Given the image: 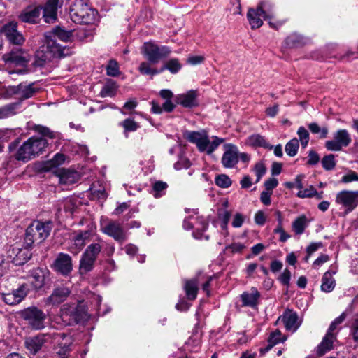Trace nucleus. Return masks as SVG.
<instances>
[{"label":"nucleus","instance_id":"48","mask_svg":"<svg viewBox=\"0 0 358 358\" xmlns=\"http://www.w3.org/2000/svg\"><path fill=\"white\" fill-rule=\"evenodd\" d=\"M260 298V293L255 287L250 289V292L248 293V306L257 309Z\"/></svg>","mask_w":358,"mask_h":358},{"label":"nucleus","instance_id":"39","mask_svg":"<svg viewBox=\"0 0 358 358\" xmlns=\"http://www.w3.org/2000/svg\"><path fill=\"white\" fill-rule=\"evenodd\" d=\"M168 184L162 180H157L152 183L151 193L155 198H160L165 195Z\"/></svg>","mask_w":358,"mask_h":358},{"label":"nucleus","instance_id":"1","mask_svg":"<svg viewBox=\"0 0 358 358\" xmlns=\"http://www.w3.org/2000/svg\"><path fill=\"white\" fill-rule=\"evenodd\" d=\"M44 44L36 52L35 59L32 63L34 67H43L47 62L55 58L63 57L68 55L69 49L62 46L54 39L52 34H45Z\"/></svg>","mask_w":358,"mask_h":358},{"label":"nucleus","instance_id":"45","mask_svg":"<svg viewBox=\"0 0 358 358\" xmlns=\"http://www.w3.org/2000/svg\"><path fill=\"white\" fill-rule=\"evenodd\" d=\"M13 96H17V85L16 86H4L0 84V97L3 99H9Z\"/></svg>","mask_w":358,"mask_h":358},{"label":"nucleus","instance_id":"44","mask_svg":"<svg viewBox=\"0 0 358 358\" xmlns=\"http://www.w3.org/2000/svg\"><path fill=\"white\" fill-rule=\"evenodd\" d=\"M248 144H250L252 146H259L263 148H272L273 146H270L264 139L263 136L259 134H254L251 135L248 138Z\"/></svg>","mask_w":358,"mask_h":358},{"label":"nucleus","instance_id":"36","mask_svg":"<svg viewBox=\"0 0 358 358\" xmlns=\"http://www.w3.org/2000/svg\"><path fill=\"white\" fill-rule=\"evenodd\" d=\"M66 157L64 154L57 153L52 159L45 163L44 169L47 171H51L63 164L65 162Z\"/></svg>","mask_w":358,"mask_h":358},{"label":"nucleus","instance_id":"47","mask_svg":"<svg viewBox=\"0 0 358 358\" xmlns=\"http://www.w3.org/2000/svg\"><path fill=\"white\" fill-rule=\"evenodd\" d=\"M138 71L142 75L153 76L161 73L160 69L157 70L155 68H152L151 64L148 62H143L138 66Z\"/></svg>","mask_w":358,"mask_h":358},{"label":"nucleus","instance_id":"64","mask_svg":"<svg viewBox=\"0 0 358 358\" xmlns=\"http://www.w3.org/2000/svg\"><path fill=\"white\" fill-rule=\"evenodd\" d=\"M308 158L307 164L311 166L317 164L320 161L319 155L314 150H310L308 152Z\"/></svg>","mask_w":358,"mask_h":358},{"label":"nucleus","instance_id":"14","mask_svg":"<svg viewBox=\"0 0 358 358\" xmlns=\"http://www.w3.org/2000/svg\"><path fill=\"white\" fill-rule=\"evenodd\" d=\"M50 338V336L45 334H38L34 336L26 337L24 345L29 355H36Z\"/></svg>","mask_w":358,"mask_h":358},{"label":"nucleus","instance_id":"55","mask_svg":"<svg viewBox=\"0 0 358 358\" xmlns=\"http://www.w3.org/2000/svg\"><path fill=\"white\" fill-rule=\"evenodd\" d=\"M215 182L217 186L222 188H227L231 185V179L225 174H220L216 176Z\"/></svg>","mask_w":358,"mask_h":358},{"label":"nucleus","instance_id":"37","mask_svg":"<svg viewBox=\"0 0 358 358\" xmlns=\"http://www.w3.org/2000/svg\"><path fill=\"white\" fill-rule=\"evenodd\" d=\"M152 112L156 114H160L162 113V110L170 113L173 111L176 107V105L173 104L171 100H166L161 106L158 103L155 101H152Z\"/></svg>","mask_w":358,"mask_h":358},{"label":"nucleus","instance_id":"63","mask_svg":"<svg viewBox=\"0 0 358 358\" xmlns=\"http://www.w3.org/2000/svg\"><path fill=\"white\" fill-rule=\"evenodd\" d=\"M352 181H358V174L353 171H350L348 173L343 176L341 178V182L344 183H348Z\"/></svg>","mask_w":358,"mask_h":358},{"label":"nucleus","instance_id":"19","mask_svg":"<svg viewBox=\"0 0 358 358\" xmlns=\"http://www.w3.org/2000/svg\"><path fill=\"white\" fill-rule=\"evenodd\" d=\"M30 285L26 283L21 285L11 292L3 294V299L8 305H16L21 302L29 291Z\"/></svg>","mask_w":358,"mask_h":358},{"label":"nucleus","instance_id":"15","mask_svg":"<svg viewBox=\"0 0 358 358\" xmlns=\"http://www.w3.org/2000/svg\"><path fill=\"white\" fill-rule=\"evenodd\" d=\"M93 236L92 230L78 231L75 233L73 237L71 244L69 247V250L77 255L83 248L87 242H89Z\"/></svg>","mask_w":358,"mask_h":358},{"label":"nucleus","instance_id":"50","mask_svg":"<svg viewBox=\"0 0 358 358\" xmlns=\"http://www.w3.org/2000/svg\"><path fill=\"white\" fill-rule=\"evenodd\" d=\"M285 43L289 48L299 47L303 44V38L299 34H293L287 37Z\"/></svg>","mask_w":358,"mask_h":358},{"label":"nucleus","instance_id":"29","mask_svg":"<svg viewBox=\"0 0 358 358\" xmlns=\"http://www.w3.org/2000/svg\"><path fill=\"white\" fill-rule=\"evenodd\" d=\"M282 320L287 330L294 332L299 327L298 315L291 310L285 311L282 317Z\"/></svg>","mask_w":358,"mask_h":358},{"label":"nucleus","instance_id":"26","mask_svg":"<svg viewBox=\"0 0 358 358\" xmlns=\"http://www.w3.org/2000/svg\"><path fill=\"white\" fill-rule=\"evenodd\" d=\"M55 173L59 178V183L64 185L75 183L80 178V175L77 171L63 168L56 169Z\"/></svg>","mask_w":358,"mask_h":358},{"label":"nucleus","instance_id":"33","mask_svg":"<svg viewBox=\"0 0 358 358\" xmlns=\"http://www.w3.org/2000/svg\"><path fill=\"white\" fill-rule=\"evenodd\" d=\"M45 34H52L54 36V39H59L63 42H68L72 37V31L66 30L59 26L55 27L51 31Z\"/></svg>","mask_w":358,"mask_h":358},{"label":"nucleus","instance_id":"52","mask_svg":"<svg viewBox=\"0 0 358 358\" xmlns=\"http://www.w3.org/2000/svg\"><path fill=\"white\" fill-rule=\"evenodd\" d=\"M322 166L326 171L333 170L336 166L335 156L333 154L325 155L321 161Z\"/></svg>","mask_w":358,"mask_h":358},{"label":"nucleus","instance_id":"11","mask_svg":"<svg viewBox=\"0 0 358 358\" xmlns=\"http://www.w3.org/2000/svg\"><path fill=\"white\" fill-rule=\"evenodd\" d=\"M101 231L113 237L115 241L118 242H123L127 238L126 233L124 232L121 224L115 221L107 220L101 222Z\"/></svg>","mask_w":358,"mask_h":358},{"label":"nucleus","instance_id":"28","mask_svg":"<svg viewBox=\"0 0 358 358\" xmlns=\"http://www.w3.org/2000/svg\"><path fill=\"white\" fill-rule=\"evenodd\" d=\"M38 92V88L34 87V83H29L28 85L20 83L17 85V98L18 102L32 97Z\"/></svg>","mask_w":358,"mask_h":358},{"label":"nucleus","instance_id":"61","mask_svg":"<svg viewBox=\"0 0 358 358\" xmlns=\"http://www.w3.org/2000/svg\"><path fill=\"white\" fill-rule=\"evenodd\" d=\"M37 234L38 232H33L30 234L31 236H28V227L27 228L24 237L25 244L27 246H31L34 242L39 243V238H37Z\"/></svg>","mask_w":358,"mask_h":358},{"label":"nucleus","instance_id":"51","mask_svg":"<svg viewBox=\"0 0 358 358\" xmlns=\"http://www.w3.org/2000/svg\"><path fill=\"white\" fill-rule=\"evenodd\" d=\"M218 218L221 220V229L227 232V225L231 218V213L227 210L220 209L218 210Z\"/></svg>","mask_w":358,"mask_h":358},{"label":"nucleus","instance_id":"58","mask_svg":"<svg viewBox=\"0 0 358 358\" xmlns=\"http://www.w3.org/2000/svg\"><path fill=\"white\" fill-rule=\"evenodd\" d=\"M297 195L301 198L313 197L317 195V192L313 186H310L308 188H302L299 191Z\"/></svg>","mask_w":358,"mask_h":358},{"label":"nucleus","instance_id":"16","mask_svg":"<svg viewBox=\"0 0 358 358\" xmlns=\"http://www.w3.org/2000/svg\"><path fill=\"white\" fill-rule=\"evenodd\" d=\"M53 269L62 275H69L73 270L72 259L63 252L58 254L52 265Z\"/></svg>","mask_w":358,"mask_h":358},{"label":"nucleus","instance_id":"34","mask_svg":"<svg viewBox=\"0 0 358 358\" xmlns=\"http://www.w3.org/2000/svg\"><path fill=\"white\" fill-rule=\"evenodd\" d=\"M20 108V102H15L0 107V119L14 115Z\"/></svg>","mask_w":358,"mask_h":358},{"label":"nucleus","instance_id":"53","mask_svg":"<svg viewBox=\"0 0 358 358\" xmlns=\"http://www.w3.org/2000/svg\"><path fill=\"white\" fill-rule=\"evenodd\" d=\"M308 129L313 134H320V138H325L327 136L329 130L327 127L320 128L315 122L310 123L308 125Z\"/></svg>","mask_w":358,"mask_h":358},{"label":"nucleus","instance_id":"59","mask_svg":"<svg viewBox=\"0 0 358 358\" xmlns=\"http://www.w3.org/2000/svg\"><path fill=\"white\" fill-rule=\"evenodd\" d=\"M191 166V162L187 157H180L179 159L174 164V168L176 170L182 169H188Z\"/></svg>","mask_w":358,"mask_h":358},{"label":"nucleus","instance_id":"10","mask_svg":"<svg viewBox=\"0 0 358 358\" xmlns=\"http://www.w3.org/2000/svg\"><path fill=\"white\" fill-rule=\"evenodd\" d=\"M335 201L345 208L348 214L354 210L358 206V190H343L337 193Z\"/></svg>","mask_w":358,"mask_h":358},{"label":"nucleus","instance_id":"9","mask_svg":"<svg viewBox=\"0 0 358 358\" xmlns=\"http://www.w3.org/2000/svg\"><path fill=\"white\" fill-rule=\"evenodd\" d=\"M71 294L70 283H56L51 294L47 298L46 303L52 306H59L64 302Z\"/></svg>","mask_w":358,"mask_h":358},{"label":"nucleus","instance_id":"3","mask_svg":"<svg viewBox=\"0 0 358 358\" xmlns=\"http://www.w3.org/2000/svg\"><path fill=\"white\" fill-rule=\"evenodd\" d=\"M48 143L42 137H31L18 148L15 157L18 161L27 162L41 154Z\"/></svg>","mask_w":358,"mask_h":358},{"label":"nucleus","instance_id":"43","mask_svg":"<svg viewBox=\"0 0 358 358\" xmlns=\"http://www.w3.org/2000/svg\"><path fill=\"white\" fill-rule=\"evenodd\" d=\"M182 68L181 64L176 58H173L167 61L160 69L161 73L164 70H169L171 73H177Z\"/></svg>","mask_w":358,"mask_h":358},{"label":"nucleus","instance_id":"38","mask_svg":"<svg viewBox=\"0 0 358 358\" xmlns=\"http://www.w3.org/2000/svg\"><path fill=\"white\" fill-rule=\"evenodd\" d=\"M336 282L329 271L324 273L322 279L321 289L324 292H330L335 287Z\"/></svg>","mask_w":358,"mask_h":358},{"label":"nucleus","instance_id":"49","mask_svg":"<svg viewBox=\"0 0 358 358\" xmlns=\"http://www.w3.org/2000/svg\"><path fill=\"white\" fill-rule=\"evenodd\" d=\"M299 148V142L296 138H294L287 143L285 150L289 157H294L297 154Z\"/></svg>","mask_w":358,"mask_h":358},{"label":"nucleus","instance_id":"6","mask_svg":"<svg viewBox=\"0 0 358 358\" xmlns=\"http://www.w3.org/2000/svg\"><path fill=\"white\" fill-rule=\"evenodd\" d=\"M101 251V245L99 243H92L87 247L80 260L81 273H87L93 269L95 261Z\"/></svg>","mask_w":358,"mask_h":358},{"label":"nucleus","instance_id":"41","mask_svg":"<svg viewBox=\"0 0 358 358\" xmlns=\"http://www.w3.org/2000/svg\"><path fill=\"white\" fill-rule=\"evenodd\" d=\"M117 89L116 83L112 80H108L103 86L100 95L102 97H112L115 95Z\"/></svg>","mask_w":358,"mask_h":358},{"label":"nucleus","instance_id":"35","mask_svg":"<svg viewBox=\"0 0 358 358\" xmlns=\"http://www.w3.org/2000/svg\"><path fill=\"white\" fill-rule=\"evenodd\" d=\"M185 290L187 297L189 300H194L196 298L198 292V280L192 279L185 281Z\"/></svg>","mask_w":358,"mask_h":358},{"label":"nucleus","instance_id":"40","mask_svg":"<svg viewBox=\"0 0 358 358\" xmlns=\"http://www.w3.org/2000/svg\"><path fill=\"white\" fill-rule=\"evenodd\" d=\"M281 336H282L281 333L278 330H276L274 332H272L270 334L268 339V345L266 348H262L260 350L261 354H264L265 352L270 350L275 345L279 343L281 341H283V339L282 338Z\"/></svg>","mask_w":358,"mask_h":358},{"label":"nucleus","instance_id":"8","mask_svg":"<svg viewBox=\"0 0 358 358\" xmlns=\"http://www.w3.org/2000/svg\"><path fill=\"white\" fill-rule=\"evenodd\" d=\"M21 316L33 329L40 330L45 327L46 315L36 307H29L23 310Z\"/></svg>","mask_w":358,"mask_h":358},{"label":"nucleus","instance_id":"60","mask_svg":"<svg viewBox=\"0 0 358 358\" xmlns=\"http://www.w3.org/2000/svg\"><path fill=\"white\" fill-rule=\"evenodd\" d=\"M90 190L92 199L105 200L107 197V194L103 189H94L91 188Z\"/></svg>","mask_w":358,"mask_h":358},{"label":"nucleus","instance_id":"31","mask_svg":"<svg viewBox=\"0 0 358 358\" xmlns=\"http://www.w3.org/2000/svg\"><path fill=\"white\" fill-rule=\"evenodd\" d=\"M336 334H331L330 333L326 334L320 344L317 346V355L322 356L327 351L333 348L334 342L336 341Z\"/></svg>","mask_w":358,"mask_h":358},{"label":"nucleus","instance_id":"27","mask_svg":"<svg viewBox=\"0 0 358 358\" xmlns=\"http://www.w3.org/2000/svg\"><path fill=\"white\" fill-rule=\"evenodd\" d=\"M9 257L15 265H22L30 259L31 253L27 248H13Z\"/></svg>","mask_w":358,"mask_h":358},{"label":"nucleus","instance_id":"17","mask_svg":"<svg viewBox=\"0 0 358 358\" xmlns=\"http://www.w3.org/2000/svg\"><path fill=\"white\" fill-rule=\"evenodd\" d=\"M1 34L12 44L21 45L24 41L22 34L17 29V23L10 22L1 28Z\"/></svg>","mask_w":358,"mask_h":358},{"label":"nucleus","instance_id":"54","mask_svg":"<svg viewBox=\"0 0 358 358\" xmlns=\"http://www.w3.org/2000/svg\"><path fill=\"white\" fill-rule=\"evenodd\" d=\"M252 171L256 176L255 182H258L266 173V168L262 162H259L255 164V166L252 169Z\"/></svg>","mask_w":358,"mask_h":358},{"label":"nucleus","instance_id":"22","mask_svg":"<svg viewBox=\"0 0 358 358\" xmlns=\"http://www.w3.org/2000/svg\"><path fill=\"white\" fill-rule=\"evenodd\" d=\"M6 63L24 66L30 59V56L21 48H15L3 56Z\"/></svg>","mask_w":358,"mask_h":358},{"label":"nucleus","instance_id":"20","mask_svg":"<svg viewBox=\"0 0 358 358\" xmlns=\"http://www.w3.org/2000/svg\"><path fill=\"white\" fill-rule=\"evenodd\" d=\"M42 8L40 5H29L21 12L19 19L23 22L36 24L40 20Z\"/></svg>","mask_w":358,"mask_h":358},{"label":"nucleus","instance_id":"7","mask_svg":"<svg viewBox=\"0 0 358 358\" xmlns=\"http://www.w3.org/2000/svg\"><path fill=\"white\" fill-rule=\"evenodd\" d=\"M142 52L152 64H157L161 59L167 57L171 50L168 46H159L153 43H145L142 48Z\"/></svg>","mask_w":358,"mask_h":358},{"label":"nucleus","instance_id":"21","mask_svg":"<svg viewBox=\"0 0 358 358\" xmlns=\"http://www.w3.org/2000/svg\"><path fill=\"white\" fill-rule=\"evenodd\" d=\"M266 6L267 3L262 1L259 4L256 10L254 9H250L248 10V20H249L252 29L259 28L262 25L263 22L259 17L260 16H263L265 20L269 17L264 10V8H266Z\"/></svg>","mask_w":358,"mask_h":358},{"label":"nucleus","instance_id":"46","mask_svg":"<svg viewBox=\"0 0 358 358\" xmlns=\"http://www.w3.org/2000/svg\"><path fill=\"white\" fill-rule=\"evenodd\" d=\"M119 125L124 128V134L126 137L128 136V132L135 131L139 128L138 124L130 118L125 119L120 122Z\"/></svg>","mask_w":358,"mask_h":358},{"label":"nucleus","instance_id":"25","mask_svg":"<svg viewBox=\"0 0 358 358\" xmlns=\"http://www.w3.org/2000/svg\"><path fill=\"white\" fill-rule=\"evenodd\" d=\"M59 0H48L43 7V17L46 23H54L57 19Z\"/></svg>","mask_w":358,"mask_h":358},{"label":"nucleus","instance_id":"30","mask_svg":"<svg viewBox=\"0 0 358 358\" xmlns=\"http://www.w3.org/2000/svg\"><path fill=\"white\" fill-rule=\"evenodd\" d=\"M197 94L194 90H190L186 94L178 95L176 97L177 103L185 108H192L197 105Z\"/></svg>","mask_w":358,"mask_h":358},{"label":"nucleus","instance_id":"18","mask_svg":"<svg viewBox=\"0 0 358 358\" xmlns=\"http://www.w3.org/2000/svg\"><path fill=\"white\" fill-rule=\"evenodd\" d=\"M52 225L51 221L45 222L34 221L28 227V236H31L30 234L33 232H38L37 238H39V243H41L49 236Z\"/></svg>","mask_w":358,"mask_h":358},{"label":"nucleus","instance_id":"42","mask_svg":"<svg viewBox=\"0 0 358 358\" xmlns=\"http://www.w3.org/2000/svg\"><path fill=\"white\" fill-rule=\"evenodd\" d=\"M308 227V220L306 215L298 217L292 223V229L296 234H301Z\"/></svg>","mask_w":358,"mask_h":358},{"label":"nucleus","instance_id":"23","mask_svg":"<svg viewBox=\"0 0 358 358\" xmlns=\"http://www.w3.org/2000/svg\"><path fill=\"white\" fill-rule=\"evenodd\" d=\"M224 154L222 157V165L226 168L234 166L238 161V150L236 146L232 144L224 145Z\"/></svg>","mask_w":358,"mask_h":358},{"label":"nucleus","instance_id":"5","mask_svg":"<svg viewBox=\"0 0 358 358\" xmlns=\"http://www.w3.org/2000/svg\"><path fill=\"white\" fill-rule=\"evenodd\" d=\"M85 316L84 308L74 303H65L60 309V318L66 326L77 324L84 320Z\"/></svg>","mask_w":358,"mask_h":358},{"label":"nucleus","instance_id":"12","mask_svg":"<svg viewBox=\"0 0 358 358\" xmlns=\"http://www.w3.org/2000/svg\"><path fill=\"white\" fill-rule=\"evenodd\" d=\"M53 338L57 343L55 347L56 354L59 358H67L71 351L73 343L71 336L64 333H57L53 335Z\"/></svg>","mask_w":358,"mask_h":358},{"label":"nucleus","instance_id":"4","mask_svg":"<svg viewBox=\"0 0 358 358\" xmlns=\"http://www.w3.org/2000/svg\"><path fill=\"white\" fill-rule=\"evenodd\" d=\"M184 136L188 141L196 144L199 151L206 152L208 155L215 151L216 148L224 141L222 138H220L216 136H213V141H210L205 131H187L185 133Z\"/></svg>","mask_w":358,"mask_h":358},{"label":"nucleus","instance_id":"2","mask_svg":"<svg viewBox=\"0 0 358 358\" xmlns=\"http://www.w3.org/2000/svg\"><path fill=\"white\" fill-rule=\"evenodd\" d=\"M69 15L76 24H91L96 20L97 12L91 8L84 0H67Z\"/></svg>","mask_w":358,"mask_h":358},{"label":"nucleus","instance_id":"13","mask_svg":"<svg viewBox=\"0 0 358 358\" xmlns=\"http://www.w3.org/2000/svg\"><path fill=\"white\" fill-rule=\"evenodd\" d=\"M351 142V138L346 129H339L334 134V139L325 143V148L330 151H340L343 147H347Z\"/></svg>","mask_w":358,"mask_h":358},{"label":"nucleus","instance_id":"32","mask_svg":"<svg viewBox=\"0 0 358 358\" xmlns=\"http://www.w3.org/2000/svg\"><path fill=\"white\" fill-rule=\"evenodd\" d=\"M194 225L196 231L193 232V236L196 238H202L203 233L208 227V221L205 217L196 215L194 216Z\"/></svg>","mask_w":358,"mask_h":358},{"label":"nucleus","instance_id":"24","mask_svg":"<svg viewBox=\"0 0 358 358\" xmlns=\"http://www.w3.org/2000/svg\"><path fill=\"white\" fill-rule=\"evenodd\" d=\"M29 273L31 286L34 289L38 290L44 286L49 271L46 268H36L31 270Z\"/></svg>","mask_w":358,"mask_h":358},{"label":"nucleus","instance_id":"56","mask_svg":"<svg viewBox=\"0 0 358 358\" xmlns=\"http://www.w3.org/2000/svg\"><path fill=\"white\" fill-rule=\"evenodd\" d=\"M107 75L110 76H117L120 74L118 64L115 60H110L106 66Z\"/></svg>","mask_w":358,"mask_h":358},{"label":"nucleus","instance_id":"57","mask_svg":"<svg viewBox=\"0 0 358 358\" xmlns=\"http://www.w3.org/2000/svg\"><path fill=\"white\" fill-rule=\"evenodd\" d=\"M297 134L299 137L302 147L305 148L307 146L309 141L308 131L303 127H300L298 129Z\"/></svg>","mask_w":358,"mask_h":358},{"label":"nucleus","instance_id":"62","mask_svg":"<svg viewBox=\"0 0 358 358\" xmlns=\"http://www.w3.org/2000/svg\"><path fill=\"white\" fill-rule=\"evenodd\" d=\"M278 185V180L275 178H270L264 182V189L273 193V189Z\"/></svg>","mask_w":358,"mask_h":358}]
</instances>
